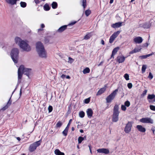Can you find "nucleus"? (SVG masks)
<instances>
[{
	"mask_svg": "<svg viewBox=\"0 0 155 155\" xmlns=\"http://www.w3.org/2000/svg\"><path fill=\"white\" fill-rule=\"evenodd\" d=\"M83 140V138L82 137H79L78 139V143L79 144L81 143L82 141Z\"/></svg>",
	"mask_w": 155,
	"mask_h": 155,
	"instance_id": "obj_38",
	"label": "nucleus"
},
{
	"mask_svg": "<svg viewBox=\"0 0 155 155\" xmlns=\"http://www.w3.org/2000/svg\"><path fill=\"white\" fill-rule=\"evenodd\" d=\"M101 43L103 45H104V41L103 40H101Z\"/></svg>",
	"mask_w": 155,
	"mask_h": 155,
	"instance_id": "obj_55",
	"label": "nucleus"
},
{
	"mask_svg": "<svg viewBox=\"0 0 155 155\" xmlns=\"http://www.w3.org/2000/svg\"><path fill=\"white\" fill-rule=\"evenodd\" d=\"M120 33V32L119 31H117L114 33L110 37L109 42L110 43H112Z\"/></svg>",
	"mask_w": 155,
	"mask_h": 155,
	"instance_id": "obj_10",
	"label": "nucleus"
},
{
	"mask_svg": "<svg viewBox=\"0 0 155 155\" xmlns=\"http://www.w3.org/2000/svg\"><path fill=\"white\" fill-rule=\"evenodd\" d=\"M19 50L18 48H14L10 53L11 57L15 63H17L18 58Z\"/></svg>",
	"mask_w": 155,
	"mask_h": 155,
	"instance_id": "obj_5",
	"label": "nucleus"
},
{
	"mask_svg": "<svg viewBox=\"0 0 155 155\" xmlns=\"http://www.w3.org/2000/svg\"><path fill=\"white\" fill-rule=\"evenodd\" d=\"M36 49L39 56L42 58H46L47 53L43 44L40 42L36 43Z\"/></svg>",
	"mask_w": 155,
	"mask_h": 155,
	"instance_id": "obj_3",
	"label": "nucleus"
},
{
	"mask_svg": "<svg viewBox=\"0 0 155 155\" xmlns=\"http://www.w3.org/2000/svg\"><path fill=\"white\" fill-rule=\"evenodd\" d=\"M86 112L88 117L90 118L92 116L93 111L91 108L88 109L87 110Z\"/></svg>",
	"mask_w": 155,
	"mask_h": 155,
	"instance_id": "obj_19",
	"label": "nucleus"
},
{
	"mask_svg": "<svg viewBox=\"0 0 155 155\" xmlns=\"http://www.w3.org/2000/svg\"><path fill=\"white\" fill-rule=\"evenodd\" d=\"M103 61H101L98 65V66H101V65H102L103 64Z\"/></svg>",
	"mask_w": 155,
	"mask_h": 155,
	"instance_id": "obj_53",
	"label": "nucleus"
},
{
	"mask_svg": "<svg viewBox=\"0 0 155 155\" xmlns=\"http://www.w3.org/2000/svg\"><path fill=\"white\" fill-rule=\"evenodd\" d=\"M142 26L144 28H148L150 27V25L149 23H146L143 25Z\"/></svg>",
	"mask_w": 155,
	"mask_h": 155,
	"instance_id": "obj_28",
	"label": "nucleus"
},
{
	"mask_svg": "<svg viewBox=\"0 0 155 155\" xmlns=\"http://www.w3.org/2000/svg\"><path fill=\"white\" fill-rule=\"evenodd\" d=\"M140 121L143 123L153 124V120L150 118L145 117L142 118L140 120Z\"/></svg>",
	"mask_w": 155,
	"mask_h": 155,
	"instance_id": "obj_9",
	"label": "nucleus"
},
{
	"mask_svg": "<svg viewBox=\"0 0 155 155\" xmlns=\"http://www.w3.org/2000/svg\"><path fill=\"white\" fill-rule=\"evenodd\" d=\"M153 54V53H152L150 54H148L146 55L140 56H139V58L141 59H145L150 57V56L152 55Z\"/></svg>",
	"mask_w": 155,
	"mask_h": 155,
	"instance_id": "obj_22",
	"label": "nucleus"
},
{
	"mask_svg": "<svg viewBox=\"0 0 155 155\" xmlns=\"http://www.w3.org/2000/svg\"><path fill=\"white\" fill-rule=\"evenodd\" d=\"M125 58L123 56H119L117 57L116 61L119 63H122L124 62Z\"/></svg>",
	"mask_w": 155,
	"mask_h": 155,
	"instance_id": "obj_13",
	"label": "nucleus"
},
{
	"mask_svg": "<svg viewBox=\"0 0 155 155\" xmlns=\"http://www.w3.org/2000/svg\"><path fill=\"white\" fill-rule=\"evenodd\" d=\"M76 22H77L76 21H74V22H72L71 23H70L68 25H73L75 24Z\"/></svg>",
	"mask_w": 155,
	"mask_h": 155,
	"instance_id": "obj_50",
	"label": "nucleus"
},
{
	"mask_svg": "<svg viewBox=\"0 0 155 155\" xmlns=\"http://www.w3.org/2000/svg\"><path fill=\"white\" fill-rule=\"evenodd\" d=\"M85 115V113L83 111H81L79 113V116L81 118L84 117Z\"/></svg>",
	"mask_w": 155,
	"mask_h": 155,
	"instance_id": "obj_34",
	"label": "nucleus"
},
{
	"mask_svg": "<svg viewBox=\"0 0 155 155\" xmlns=\"http://www.w3.org/2000/svg\"><path fill=\"white\" fill-rule=\"evenodd\" d=\"M141 48H135L134 50L131 51L130 52L129 54H132L134 53H136L138 52H139L140 51L141 49Z\"/></svg>",
	"mask_w": 155,
	"mask_h": 155,
	"instance_id": "obj_21",
	"label": "nucleus"
},
{
	"mask_svg": "<svg viewBox=\"0 0 155 155\" xmlns=\"http://www.w3.org/2000/svg\"><path fill=\"white\" fill-rule=\"evenodd\" d=\"M91 13L90 10L88 9L85 11V14L87 16H88Z\"/></svg>",
	"mask_w": 155,
	"mask_h": 155,
	"instance_id": "obj_36",
	"label": "nucleus"
},
{
	"mask_svg": "<svg viewBox=\"0 0 155 155\" xmlns=\"http://www.w3.org/2000/svg\"><path fill=\"white\" fill-rule=\"evenodd\" d=\"M150 108L152 110L155 111V106L153 105H151L150 106Z\"/></svg>",
	"mask_w": 155,
	"mask_h": 155,
	"instance_id": "obj_45",
	"label": "nucleus"
},
{
	"mask_svg": "<svg viewBox=\"0 0 155 155\" xmlns=\"http://www.w3.org/2000/svg\"><path fill=\"white\" fill-rule=\"evenodd\" d=\"M66 76L64 74H63L61 75V78H65Z\"/></svg>",
	"mask_w": 155,
	"mask_h": 155,
	"instance_id": "obj_54",
	"label": "nucleus"
},
{
	"mask_svg": "<svg viewBox=\"0 0 155 155\" xmlns=\"http://www.w3.org/2000/svg\"><path fill=\"white\" fill-rule=\"evenodd\" d=\"M153 77V75H152L151 72H150L149 73V76H148V78H150V79H152Z\"/></svg>",
	"mask_w": 155,
	"mask_h": 155,
	"instance_id": "obj_46",
	"label": "nucleus"
},
{
	"mask_svg": "<svg viewBox=\"0 0 155 155\" xmlns=\"http://www.w3.org/2000/svg\"><path fill=\"white\" fill-rule=\"evenodd\" d=\"M137 128L138 130L142 132H144L146 131V129L145 128L143 127L140 125H137Z\"/></svg>",
	"mask_w": 155,
	"mask_h": 155,
	"instance_id": "obj_20",
	"label": "nucleus"
},
{
	"mask_svg": "<svg viewBox=\"0 0 155 155\" xmlns=\"http://www.w3.org/2000/svg\"><path fill=\"white\" fill-rule=\"evenodd\" d=\"M121 110L124 111H125L127 109L126 106L124 105H121Z\"/></svg>",
	"mask_w": 155,
	"mask_h": 155,
	"instance_id": "obj_41",
	"label": "nucleus"
},
{
	"mask_svg": "<svg viewBox=\"0 0 155 155\" xmlns=\"http://www.w3.org/2000/svg\"><path fill=\"white\" fill-rule=\"evenodd\" d=\"M148 45L147 43H145L142 46H140V48L147 47L148 46Z\"/></svg>",
	"mask_w": 155,
	"mask_h": 155,
	"instance_id": "obj_48",
	"label": "nucleus"
},
{
	"mask_svg": "<svg viewBox=\"0 0 155 155\" xmlns=\"http://www.w3.org/2000/svg\"><path fill=\"white\" fill-rule=\"evenodd\" d=\"M35 2L36 4H39L40 2L38 0H35Z\"/></svg>",
	"mask_w": 155,
	"mask_h": 155,
	"instance_id": "obj_51",
	"label": "nucleus"
},
{
	"mask_svg": "<svg viewBox=\"0 0 155 155\" xmlns=\"http://www.w3.org/2000/svg\"><path fill=\"white\" fill-rule=\"evenodd\" d=\"M68 129H69L66 127L64 130L62 132V134L64 136H66L67 135Z\"/></svg>",
	"mask_w": 155,
	"mask_h": 155,
	"instance_id": "obj_30",
	"label": "nucleus"
},
{
	"mask_svg": "<svg viewBox=\"0 0 155 155\" xmlns=\"http://www.w3.org/2000/svg\"><path fill=\"white\" fill-rule=\"evenodd\" d=\"M72 121V119H71L69 120L68 123V124L67 127H66V128L69 129L70 126V125L71 122Z\"/></svg>",
	"mask_w": 155,
	"mask_h": 155,
	"instance_id": "obj_44",
	"label": "nucleus"
},
{
	"mask_svg": "<svg viewBox=\"0 0 155 155\" xmlns=\"http://www.w3.org/2000/svg\"><path fill=\"white\" fill-rule=\"evenodd\" d=\"M45 27V26L44 24H41V27L42 28H44Z\"/></svg>",
	"mask_w": 155,
	"mask_h": 155,
	"instance_id": "obj_57",
	"label": "nucleus"
},
{
	"mask_svg": "<svg viewBox=\"0 0 155 155\" xmlns=\"http://www.w3.org/2000/svg\"><path fill=\"white\" fill-rule=\"evenodd\" d=\"M15 41L16 44H17L24 51H29L31 50V47L25 41L22 40L20 38L16 37L15 38Z\"/></svg>",
	"mask_w": 155,
	"mask_h": 155,
	"instance_id": "obj_2",
	"label": "nucleus"
},
{
	"mask_svg": "<svg viewBox=\"0 0 155 155\" xmlns=\"http://www.w3.org/2000/svg\"><path fill=\"white\" fill-rule=\"evenodd\" d=\"M127 85L128 88L129 89L131 88L133 86L132 84L131 83H128Z\"/></svg>",
	"mask_w": 155,
	"mask_h": 155,
	"instance_id": "obj_47",
	"label": "nucleus"
},
{
	"mask_svg": "<svg viewBox=\"0 0 155 155\" xmlns=\"http://www.w3.org/2000/svg\"><path fill=\"white\" fill-rule=\"evenodd\" d=\"M48 109L49 112H51L53 110V107L49 105L48 107Z\"/></svg>",
	"mask_w": 155,
	"mask_h": 155,
	"instance_id": "obj_42",
	"label": "nucleus"
},
{
	"mask_svg": "<svg viewBox=\"0 0 155 155\" xmlns=\"http://www.w3.org/2000/svg\"><path fill=\"white\" fill-rule=\"evenodd\" d=\"M51 6L53 9H56L57 8L58 4L55 2H53L51 4Z\"/></svg>",
	"mask_w": 155,
	"mask_h": 155,
	"instance_id": "obj_26",
	"label": "nucleus"
},
{
	"mask_svg": "<svg viewBox=\"0 0 155 155\" xmlns=\"http://www.w3.org/2000/svg\"><path fill=\"white\" fill-rule=\"evenodd\" d=\"M119 49V47H117L113 49L110 59H111L112 58L114 59V56L116 54Z\"/></svg>",
	"mask_w": 155,
	"mask_h": 155,
	"instance_id": "obj_16",
	"label": "nucleus"
},
{
	"mask_svg": "<svg viewBox=\"0 0 155 155\" xmlns=\"http://www.w3.org/2000/svg\"><path fill=\"white\" fill-rule=\"evenodd\" d=\"M23 73L29 77L31 73V69L30 68H25L22 65L20 66L18 70V84H19L21 82V81L20 80L21 78Z\"/></svg>",
	"mask_w": 155,
	"mask_h": 155,
	"instance_id": "obj_1",
	"label": "nucleus"
},
{
	"mask_svg": "<svg viewBox=\"0 0 155 155\" xmlns=\"http://www.w3.org/2000/svg\"><path fill=\"white\" fill-rule=\"evenodd\" d=\"M17 1V0H9L8 3L11 5H14L16 4Z\"/></svg>",
	"mask_w": 155,
	"mask_h": 155,
	"instance_id": "obj_27",
	"label": "nucleus"
},
{
	"mask_svg": "<svg viewBox=\"0 0 155 155\" xmlns=\"http://www.w3.org/2000/svg\"><path fill=\"white\" fill-rule=\"evenodd\" d=\"M132 126V123L131 122L129 121L126 124L124 128V131L126 133H129L131 130Z\"/></svg>",
	"mask_w": 155,
	"mask_h": 155,
	"instance_id": "obj_8",
	"label": "nucleus"
},
{
	"mask_svg": "<svg viewBox=\"0 0 155 155\" xmlns=\"http://www.w3.org/2000/svg\"><path fill=\"white\" fill-rule=\"evenodd\" d=\"M107 86L105 85L104 87L101 88L97 92L96 94V95L98 96L101 95L102 94L104 93L106 89Z\"/></svg>",
	"mask_w": 155,
	"mask_h": 155,
	"instance_id": "obj_15",
	"label": "nucleus"
},
{
	"mask_svg": "<svg viewBox=\"0 0 155 155\" xmlns=\"http://www.w3.org/2000/svg\"><path fill=\"white\" fill-rule=\"evenodd\" d=\"M91 36V33H88L84 36V39L86 40H88L90 38Z\"/></svg>",
	"mask_w": 155,
	"mask_h": 155,
	"instance_id": "obj_31",
	"label": "nucleus"
},
{
	"mask_svg": "<svg viewBox=\"0 0 155 155\" xmlns=\"http://www.w3.org/2000/svg\"><path fill=\"white\" fill-rule=\"evenodd\" d=\"M97 151L98 153H103L105 154H107L109 153V150L106 148L99 149L97 150Z\"/></svg>",
	"mask_w": 155,
	"mask_h": 155,
	"instance_id": "obj_11",
	"label": "nucleus"
},
{
	"mask_svg": "<svg viewBox=\"0 0 155 155\" xmlns=\"http://www.w3.org/2000/svg\"><path fill=\"white\" fill-rule=\"evenodd\" d=\"M16 139L18 141H20L21 140L20 138V137H17L16 138Z\"/></svg>",
	"mask_w": 155,
	"mask_h": 155,
	"instance_id": "obj_60",
	"label": "nucleus"
},
{
	"mask_svg": "<svg viewBox=\"0 0 155 155\" xmlns=\"http://www.w3.org/2000/svg\"><path fill=\"white\" fill-rule=\"evenodd\" d=\"M114 0H110V4H112Z\"/></svg>",
	"mask_w": 155,
	"mask_h": 155,
	"instance_id": "obj_61",
	"label": "nucleus"
},
{
	"mask_svg": "<svg viewBox=\"0 0 155 155\" xmlns=\"http://www.w3.org/2000/svg\"><path fill=\"white\" fill-rule=\"evenodd\" d=\"M80 132L81 133H83L84 132V131L82 129H81L80 130Z\"/></svg>",
	"mask_w": 155,
	"mask_h": 155,
	"instance_id": "obj_62",
	"label": "nucleus"
},
{
	"mask_svg": "<svg viewBox=\"0 0 155 155\" xmlns=\"http://www.w3.org/2000/svg\"><path fill=\"white\" fill-rule=\"evenodd\" d=\"M83 140H87V137L86 135L84 136V137H83Z\"/></svg>",
	"mask_w": 155,
	"mask_h": 155,
	"instance_id": "obj_56",
	"label": "nucleus"
},
{
	"mask_svg": "<svg viewBox=\"0 0 155 155\" xmlns=\"http://www.w3.org/2000/svg\"><path fill=\"white\" fill-rule=\"evenodd\" d=\"M119 107L118 105L115 104L113 109L112 121L116 122L118 120V116L120 113L119 111Z\"/></svg>",
	"mask_w": 155,
	"mask_h": 155,
	"instance_id": "obj_4",
	"label": "nucleus"
},
{
	"mask_svg": "<svg viewBox=\"0 0 155 155\" xmlns=\"http://www.w3.org/2000/svg\"><path fill=\"white\" fill-rule=\"evenodd\" d=\"M71 130L72 131H74V128L73 127H72L71 128Z\"/></svg>",
	"mask_w": 155,
	"mask_h": 155,
	"instance_id": "obj_63",
	"label": "nucleus"
},
{
	"mask_svg": "<svg viewBox=\"0 0 155 155\" xmlns=\"http://www.w3.org/2000/svg\"><path fill=\"white\" fill-rule=\"evenodd\" d=\"M147 90H145L143 92L142 94V95L143 96H144L146 94V93L147 92Z\"/></svg>",
	"mask_w": 155,
	"mask_h": 155,
	"instance_id": "obj_49",
	"label": "nucleus"
},
{
	"mask_svg": "<svg viewBox=\"0 0 155 155\" xmlns=\"http://www.w3.org/2000/svg\"><path fill=\"white\" fill-rule=\"evenodd\" d=\"M124 77L126 80L127 81L129 80V75L128 74H125L124 75Z\"/></svg>",
	"mask_w": 155,
	"mask_h": 155,
	"instance_id": "obj_40",
	"label": "nucleus"
},
{
	"mask_svg": "<svg viewBox=\"0 0 155 155\" xmlns=\"http://www.w3.org/2000/svg\"><path fill=\"white\" fill-rule=\"evenodd\" d=\"M65 78L67 79H70V76L69 75L66 76Z\"/></svg>",
	"mask_w": 155,
	"mask_h": 155,
	"instance_id": "obj_58",
	"label": "nucleus"
},
{
	"mask_svg": "<svg viewBox=\"0 0 155 155\" xmlns=\"http://www.w3.org/2000/svg\"><path fill=\"white\" fill-rule=\"evenodd\" d=\"M63 124L62 123L61 121H58L56 125V128H60L61 127L62 125Z\"/></svg>",
	"mask_w": 155,
	"mask_h": 155,
	"instance_id": "obj_32",
	"label": "nucleus"
},
{
	"mask_svg": "<svg viewBox=\"0 0 155 155\" xmlns=\"http://www.w3.org/2000/svg\"><path fill=\"white\" fill-rule=\"evenodd\" d=\"M122 22H119L112 25L111 27L114 28H117L122 26Z\"/></svg>",
	"mask_w": 155,
	"mask_h": 155,
	"instance_id": "obj_17",
	"label": "nucleus"
},
{
	"mask_svg": "<svg viewBox=\"0 0 155 155\" xmlns=\"http://www.w3.org/2000/svg\"><path fill=\"white\" fill-rule=\"evenodd\" d=\"M68 25H64L61 27L57 31L60 33H61L65 30Z\"/></svg>",
	"mask_w": 155,
	"mask_h": 155,
	"instance_id": "obj_18",
	"label": "nucleus"
},
{
	"mask_svg": "<svg viewBox=\"0 0 155 155\" xmlns=\"http://www.w3.org/2000/svg\"><path fill=\"white\" fill-rule=\"evenodd\" d=\"M90 71V69L89 68L87 67L84 69L83 71V72L84 74H86L89 73Z\"/></svg>",
	"mask_w": 155,
	"mask_h": 155,
	"instance_id": "obj_29",
	"label": "nucleus"
},
{
	"mask_svg": "<svg viewBox=\"0 0 155 155\" xmlns=\"http://www.w3.org/2000/svg\"><path fill=\"white\" fill-rule=\"evenodd\" d=\"M147 99L151 100L154 99L153 101H155V95L154 94H149L147 96Z\"/></svg>",
	"mask_w": 155,
	"mask_h": 155,
	"instance_id": "obj_24",
	"label": "nucleus"
},
{
	"mask_svg": "<svg viewBox=\"0 0 155 155\" xmlns=\"http://www.w3.org/2000/svg\"><path fill=\"white\" fill-rule=\"evenodd\" d=\"M20 4L22 8H25L27 5L26 3L23 2H21L20 3Z\"/></svg>",
	"mask_w": 155,
	"mask_h": 155,
	"instance_id": "obj_33",
	"label": "nucleus"
},
{
	"mask_svg": "<svg viewBox=\"0 0 155 155\" xmlns=\"http://www.w3.org/2000/svg\"><path fill=\"white\" fill-rule=\"evenodd\" d=\"M143 41L142 38L139 36L136 37L134 39V41L136 44H140Z\"/></svg>",
	"mask_w": 155,
	"mask_h": 155,
	"instance_id": "obj_12",
	"label": "nucleus"
},
{
	"mask_svg": "<svg viewBox=\"0 0 155 155\" xmlns=\"http://www.w3.org/2000/svg\"><path fill=\"white\" fill-rule=\"evenodd\" d=\"M12 96L10 97V98H9L8 101L7 102L6 105L4 107L2 108V110L3 111L5 110L6 109H7L12 104V101H11V98Z\"/></svg>",
	"mask_w": 155,
	"mask_h": 155,
	"instance_id": "obj_14",
	"label": "nucleus"
},
{
	"mask_svg": "<svg viewBox=\"0 0 155 155\" xmlns=\"http://www.w3.org/2000/svg\"><path fill=\"white\" fill-rule=\"evenodd\" d=\"M41 143V140H39L31 144L29 147V151L31 152L35 151L36 150L37 147L40 145Z\"/></svg>",
	"mask_w": 155,
	"mask_h": 155,
	"instance_id": "obj_6",
	"label": "nucleus"
},
{
	"mask_svg": "<svg viewBox=\"0 0 155 155\" xmlns=\"http://www.w3.org/2000/svg\"><path fill=\"white\" fill-rule=\"evenodd\" d=\"M147 68V66L146 65H143L142 68V72L143 73L145 72Z\"/></svg>",
	"mask_w": 155,
	"mask_h": 155,
	"instance_id": "obj_35",
	"label": "nucleus"
},
{
	"mask_svg": "<svg viewBox=\"0 0 155 155\" xmlns=\"http://www.w3.org/2000/svg\"><path fill=\"white\" fill-rule=\"evenodd\" d=\"M82 6L84 8L86 6V0H82Z\"/></svg>",
	"mask_w": 155,
	"mask_h": 155,
	"instance_id": "obj_39",
	"label": "nucleus"
},
{
	"mask_svg": "<svg viewBox=\"0 0 155 155\" xmlns=\"http://www.w3.org/2000/svg\"><path fill=\"white\" fill-rule=\"evenodd\" d=\"M151 130L153 131V134L154 135V131L155 130L153 128H152L151 129Z\"/></svg>",
	"mask_w": 155,
	"mask_h": 155,
	"instance_id": "obj_52",
	"label": "nucleus"
},
{
	"mask_svg": "<svg viewBox=\"0 0 155 155\" xmlns=\"http://www.w3.org/2000/svg\"><path fill=\"white\" fill-rule=\"evenodd\" d=\"M88 147L89 148V150H90V152H91V153H92V151H91V146L90 145H89L88 146Z\"/></svg>",
	"mask_w": 155,
	"mask_h": 155,
	"instance_id": "obj_59",
	"label": "nucleus"
},
{
	"mask_svg": "<svg viewBox=\"0 0 155 155\" xmlns=\"http://www.w3.org/2000/svg\"><path fill=\"white\" fill-rule=\"evenodd\" d=\"M42 30H43L41 28H39V29H38V31H42Z\"/></svg>",
	"mask_w": 155,
	"mask_h": 155,
	"instance_id": "obj_64",
	"label": "nucleus"
},
{
	"mask_svg": "<svg viewBox=\"0 0 155 155\" xmlns=\"http://www.w3.org/2000/svg\"><path fill=\"white\" fill-rule=\"evenodd\" d=\"M130 103L128 101H127L124 102V105L127 107L130 106Z\"/></svg>",
	"mask_w": 155,
	"mask_h": 155,
	"instance_id": "obj_37",
	"label": "nucleus"
},
{
	"mask_svg": "<svg viewBox=\"0 0 155 155\" xmlns=\"http://www.w3.org/2000/svg\"><path fill=\"white\" fill-rule=\"evenodd\" d=\"M118 89H116L106 97V100L107 103H109L111 102L112 100L114 98L117 94V93L118 91Z\"/></svg>",
	"mask_w": 155,
	"mask_h": 155,
	"instance_id": "obj_7",
	"label": "nucleus"
},
{
	"mask_svg": "<svg viewBox=\"0 0 155 155\" xmlns=\"http://www.w3.org/2000/svg\"><path fill=\"white\" fill-rule=\"evenodd\" d=\"M90 98H87L86 99L84 100V103L86 104H88L90 102Z\"/></svg>",
	"mask_w": 155,
	"mask_h": 155,
	"instance_id": "obj_43",
	"label": "nucleus"
},
{
	"mask_svg": "<svg viewBox=\"0 0 155 155\" xmlns=\"http://www.w3.org/2000/svg\"><path fill=\"white\" fill-rule=\"evenodd\" d=\"M50 7L49 6V5L47 3L45 4L44 6V10L46 11L49 10L50 9Z\"/></svg>",
	"mask_w": 155,
	"mask_h": 155,
	"instance_id": "obj_25",
	"label": "nucleus"
},
{
	"mask_svg": "<svg viewBox=\"0 0 155 155\" xmlns=\"http://www.w3.org/2000/svg\"><path fill=\"white\" fill-rule=\"evenodd\" d=\"M54 153L56 155H64V153L61 152L58 149H56Z\"/></svg>",
	"mask_w": 155,
	"mask_h": 155,
	"instance_id": "obj_23",
	"label": "nucleus"
}]
</instances>
